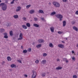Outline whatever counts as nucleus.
Wrapping results in <instances>:
<instances>
[{
    "instance_id": "nucleus-1",
    "label": "nucleus",
    "mask_w": 78,
    "mask_h": 78,
    "mask_svg": "<svg viewBox=\"0 0 78 78\" xmlns=\"http://www.w3.org/2000/svg\"><path fill=\"white\" fill-rule=\"evenodd\" d=\"M0 6H2V9L3 11H5L7 8V5L4 3H1L0 4Z\"/></svg>"
},
{
    "instance_id": "nucleus-2",
    "label": "nucleus",
    "mask_w": 78,
    "mask_h": 78,
    "mask_svg": "<svg viewBox=\"0 0 78 78\" xmlns=\"http://www.w3.org/2000/svg\"><path fill=\"white\" fill-rule=\"evenodd\" d=\"M56 16L58 18L60 19V21H61L62 20V18L63 17L62 15H61L60 14H58Z\"/></svg>"
},
{
    "instance_id": "nucleus-3",
    "label": "nucleus",
    "mask_w": 78,
    "mask_h": 78,
    "mask_svg": "<svg viewBox=\"0 0 78 78\" xmlns=\"http://www.w3.org/2000/svg\"><path fill=\"white\" fill-rule=\"evenodd\" d=\"M53 5L56 7H58L60 6V4L58 2H53Z\"/></svg>"
},
{
    "instance_id": "nucleus-4",
    "label": "nucleus",
    "mask_w": 78,
    "mask_h": 78,
    "mask_svg": "<svg viewBox=\"0 0 78 78\" xmlns=\"http://www.w3.org/2000/svg\"><path fill=\"white\" fill-rule=\"evenodd\" d=\"M37 76V73H36L34 71L33 72V73L32 75V78H36V76Z\"/></svg>"
},
{
    "instance_id": "nucleus-5",
    "label": "nucleus",
    "mask_w": 78,
    "mask_h": 78,
    "mask_svg": "<svg viewBox=\"0 0 78 78\" xmlns=\"http://www.w3.org/2000/svg\"><path fill=\"white\" fill-rule=\"evenodd\" d=\"M23 39V34L20 33L19 35V38L18 40H22Z\"/></svg>"
},
{
    "instance_id": "nucleus-6",
    "label": "nucleus",
    "mask_w": 78,
    "mask_h": 78,
    "mask_svg": "<svg viewBox=\"0 0 78 78\" xmlns=\"http://www.w3.org/2000/svg\"><path fill=\"white\" fill-rule=\"evenodd\" d=\"M37 42H38L39 43H44V42H45V41H44V39H38L37 41Z\"/></svg>"
},
{
    "instance_id": "nucleus-7",
    "label": "nucleus",
    "mask_w": 78,
    "mask_h": 78,
    "mask_svg": "<svg viewBox=\"0 0 78 78\" xmlns=\"http://www.w3.org/2000/svg\"><path fill=\"white\" fill-rule=\"evenodd\" d=\"M58 46L59 47V48H64V45L62 44H59L58 45Z\"/></svg>"
},
{
    "instance_id": "nucleus-8",
    "label": "nucleus",
    "mask_w": 78,
    "mask_h": 78,
    "mask_svg": "<svg viewBox=\"0 0 78 78\" xmlns=\"http://www.w3.org/2000/svg\"><path fill=\"white\" fill-rule=\"evenodd\" d=\"M46 62L47 61L46 60L44 59L41 61V63L43 64H45Z\"/></svg>"
},
{
    "instance_id": "nucleus-9",
    "label": "nucleus",
    "mask_w": 78,
    "mask_h": 78,
    "mask_svg": "<svg viewBox=\"0 0 78 78\" xmlns=\"http://www.w3.org/2000/svg\"><path fill=\"white\" fill-rule=\"evenodd\" d=\"M49 46L50 47H51V48H53V47H54L53 44H52L51 43H49Z\"/></svg>"
},
{
    "instance_id": "nucleus-10",
    "label": "nucleus",
    "mask_w": 78,
    "mask_h": 78,
    "mask_svg": "<svg viewBox=\"0 0 78 78\" xmlns=\"http://www.w3.org/2000/svg\"><path fill=\"white\" fill-rule=\"evenodd\" d=\"M38 13H41V14H44V11L40 9L38 10Z\"/></svg>"
},
{
    "instance_id": "nucleus-11",
    "label": "nucleus",
    "mask_w": 78,
    "mask_h": 78,
    "mask_svg": "<svg viewBox=\"0 0 78 78\" xmlns=\"http://www.w3.org/2000/svg\"><path fill=\"white\" fill-rule=\"evenodd\" d=\"M54 30H55L54 27H52L50 28V30L52 33H54Z\"/></svg>"
},
{
    "instance_id": "nucleus-12",
    "label": "nucleus",
    "mask_w": 78,
    "mask_h": 78,
    "mask_svg": "<svg viewBox=\"0 0 78 78\" xmlns=\"http://www.w3.org/2000/svg\"><path fill=\"white\" fill-rule=\"evenodd\" d=\"M20 9H21V7L18 6L17 7L16 9V11H19Z\"/></svg>"
},
{
    "instance_id": "nucleus-13",
    "label": "nucleus",
    "mask_w": 78,
    "mask_h": 78,
    "mask_svg": "<svg viewBox=\"0 0 78 78\" xmlns=\"http://www.w3.org/2000/svg\"><path fill=\"white\" fill-rule=\"evenodd\" d=\"M42 46V44H39L36 45V47L37 48H40V47H41Z\"/></svg>"
},
{
    "instance_id": "nucleus-14",
    "label": "nucleus",
    "mask_w": 78,
    "mask_h": 78,
    "mask_svg": "<svg viewBox=\"0 0 78 78\" xmlns=\"http://www.w3.org/2000/svg\"><path fill=\"white\" fill-rule=\"evenodd\" d=\"M4 38H5V39H7L8 38V36H7V33H4Z\"/></svg>"
},
{
    "instance_id": "nucleus-15",
    "label": "nucleus",
    "mask_w": 78,
    "mask_h": 78,
    "mask_svg": "<svg viewBox=\"0 0 78 78\" xmlns=\"http://www.w3.org/2000/svg\"><path fill=\"white\" fill-rule=\"evenodd\" d=\"M62 69V67L60 66H58L56 68V70H61Z\"/></svg>"
},
{
    "instance_id": "nucleus-16",
    "label": "nucleus",
    "mask_w": 78,
    "mask_h": 78,
    "mask_svg": "<svg viewBox=\"0 0 78 78\" xmlns=\"http://www.w3.org/2000/svg\"><path fill=\"white\" fill-rule=\"evenodd\" d=\"M34 12V10H31L29 11V13L30 14H33Z\"/></svg>"
},
{
    "instance_id": "nucleus-17",
    "label": "nucleus",
    "mask_w": 78,
    "mask_h": 78,
    "mask_svg": "<svg viewBox=\"0 0 78 78\" xmlns=\"http://www.w3.org/2000/svg\"><path fill=\"white\" fill-rule=\"evenodd\" d=\"M7 59L9 61H11L12 59L10 57H7Z\"/></svg>"
},
{
    "instance_id": "nucleus-18",
    "label": "nucleus",
    "mask_w": 78,
    "mask_h": 78,
    "mask_svg": "<svg viewBox=\"0 0 78 78\" xmlns=\"http://www.w3.org/2000/svg\"><path fill=\"white\" fill-rule=\"evenodd\" d=\"M73 29L75 30L76 31H78V28L75 27H73Z\"/></svg>"
},
{
    "instance_id": "nucleus-19",
    "label": "nucleus",
    "mask_w": 78,
    "mask_h": 78,
    "mask_svg": "<svg viewBox=\"0 0 78 78\" xmlns=\"http://www.w3.org/2000/svg\"><path fill=\"white\" fill-rule=\"evenodd\" d=\"M42 55L43 57H46V56H47V54L44 53H43Z\"/></svg>"
},
{
    "instance_id": "nucleus-20",
    "label": "nucleus",
    "mask_w": 78,
    "mask_h": 78,
    "mask_svg": "<svg viewBox=\"0 0 78 78\" xmlns=\"http://www.w3.org/2000/svg\"><path fill=\"white\" fill-rule=\"evenodd\" d=\"M33 25L35 27H36L37 28H38L39 27V25L38 24H34Z\"/></svg>"
},
{
    "instance_id": "nucleus-21",
    "label": "nucleus",
    "mask_w": 78,
    "mask_h": 78,
    "mask_svg": "<svg viewBox=\"0 0 78 78\" xmlns=\"http://www.w3.org/2000/svg\"><path fill=\"white\" fill-rule=\"evenodd\" d=\"M22 27L25 30H26V29H27V27L26 26H25V25H23L22 26Z\"/></svg>"
},
{
    "instance_id": "nucleus-22",
    "label": "nucleus",
    "mask_w": 78,
    "mask_h": 78,
    "mask_svg": "<svg viewBox=\"0 0 78 78\" xmlns=\"http://www.w3.org/2000/svg\"><path fill=\"white\" fill-rule=\"evenodd\" d=\"M26 26L27 27H31V25L28 23H26Z\"/></svg>"
},
{
    "instance_id": "nucleus-23",
    "label": "nucleus",
    "mask_w": 78,
    "mask_h": 78,
    "mask_svg": "<svg viewBox=\"0 0 78 78\" xmlns=\"http://www.w3.org/2000/svg\"><path fill=\"white\" fill-rule=\"evenodd\" d=\"M0 31L1 33H3L5 31V29L3 28L1 29H0Z\"/></svg>"
},
{
    "instance_id": "nucleus-24",
    "label": "nucleus",
    "mask_w": 78,
    "mask_h": 78,
    "mask_svg": "<svg viewBox=\"0 0 78 78\" xmlns=\"http://www.w3.org/2000/svg\"><path fill=\"white\" fill-rule=\"evenodd\" d=\"M6 25H5V26H6V27H10V26H11V24L9 23H6Z\"/></svg>"
},
{
    "instance_id": "nucleus-25",
    "label": "nucleus",
    "mask_w": 78,
    "mask_h": 78,
    "mask_svg": "<svg viewBox=\"0 0 78 78\" xmlns=\"http://www.w3.org/2000/svg\"><path fill=\"white\" fill-rule=\"evenodd\" d=\"M63 27H65V26H66V21H63Z\"/></svg>"
},
{
    "instance_id": "nucleus-26",
    "label": "nucleus",
    "mask_w": 78,
    "mask_h": 78,
    "mask_svg": "<svg viewBox=\"0 0 78 78\" xmlns=\"http://www.w3.org/2000/svg\"><path fill=\"white\" fill-rule=\"evenodd\" d=\"M11 67L12 68H13V67H16V66L14 64H12L11 65Z\"/></svg>"
},
{
    "instance_id": "nucleus-27",
    "label": "nucleus",
    "mask_w": 78,
    "mask_h": 78,
    "mask_svg": "<svg viewBox=\"0 0 78 78\" xmlns=\"http://www.w3.org/2000/svg\"><path fill=\"white\" fill-rule=\"evenodd\" d=\"M30 6H31V5H26V9H28V8H30Z\"/></svg>"
},
{
    "instance_id": "nucleus-28",
    "label": "nucleus",
    "mask_w": 78,
    "mask_h": 78,
    "mask_svg": "<svg viewBox=\"0 0 78 78\" xmlns=\"http://www.w3.org/2000/svg\"><path fill=\"white\" fill-rule=\"evenodd\" d=\"M13 17H14L15 19H17V18L19 17V16L17 15H15L13 16Z\"/></svg>"
},
{
    "instance_id": "nucleus-29",
    "label": "nucleus",
    "mask_w": 78,
    "mask_h": 78,
    "mask_svg": "<svg viewBox=\"0 0 78 78\" xmlns=\"http://www.w3.org/2000/svg\"><path fill=\"white\" fill-rule=\"evenodd\" d=\"M55 14L56 12H54L51 13V16H53V15H55Z\"/></svg>"
},
{
    "instance_id": "nucleus-30",
    "label": "nucleus",
    "mask_w": 78,
    "mask_h": 78,
    "mask_svg": "<svg viewBox=\"0 0 78 78\" xmlns=\"http://www.w3.org/2000/svg\"><path fill=\"white\" fill-rule=\"evenodd\" d=\"M23 53H27V50H24L23 51Z\"/></svg>"
},
{
    "instance_id": "nucleus-31",
    "label": "nucleus",
    "mask_w": 78,
    "mask_h": 78,
    "mask_svg": "<svg viewBox=\"0 0 78 78\" xmlns=\"http://www.w3.org/2000/svg\"><path fill=\"white\" fill-rule=\"evenodd\" d=\"M41 76H45V73H41Z\"/></svg>"
},
{
    "instance_id": "nucleus-32",
    "label": "nucleus",
    "mask_w": 78,
    "mask_h": 78,
    "mask_svg": "<svg viewBox=\"0 0 78 78\" xmlns=\"http://www.w3.org/2000/svg\"><path fill=\"white\" fill-rule=\"evenodd\" d=\"M11 36H12V35H13V34H12V31H10L9 32Z\"/></svg>"
},
{
    "instance_id": "nucleus-33",
    "label": "nucleus",
    "mask_w": 78,
    "mask_h": 78,
    "mask_svg": "<svg viewBox=\"0 0 78 78\" xmlns=\"http://www.w3.org/2000/svg\"><path fill=\"white\" fill-rule=\"evenodd\" d=\"M27 50L29 52H31V48H29L27 49Z\"/></svg>"
},
{
    "instance_id": "nucleus-34",
    "label": "nucleus",
    "mask_w": 78,
    "mask_h": 78,
    "mask_svg": "<svg viewBox=\"0 0 78 78\" xmlns=\"http://www.w3.org/2000/svg\"><path fill=\"white\" fill-rule=\"evenodd\" d=\"M39 60H36L35 61V63L36 64H38V63H39Z\"/></svg>"
},
{
    "instance_id": "nucleus-35",
    "label": "nucleus",
    "mask_w": 78,
    "mask_h": 78,
    "mask_svg": "<svg viewBox=\"0 0 78 78\" xmlns=\"http://www.w3.org/2000/svg\"><path fill=\"white\" fill-rule=\"evenodd\" d=\"M72 59L73 61H75V58L74 57H73Z\"/></svg>"
},
{
    "instance_id": "nucleus-36",
    "label": "nucleus",
    "mask_w": 78,
    "mask_h": 78,
    "mask_svg": "<svg viewBox=\"0 0 78 78\" xmlns=\"http://www.w3.org/2000/svg\"><path fill=\"white\" fill-rule=\"evenodd\" d=\"M23 19L24 20H25V21H27V18L25 17H23Z\"/></svg>"
},
{
    "instance_id": "nucleus-37",
    "label": "nucleus",
    "mask_w": 78,
    "mask_h": 78,
    "mask_svg": "<svg viewBox=\"0 0 78 78\" xmlns=\"http://www.w3.org/2000/svg\"><path fill=\"white\" fill-rule=\"evenodd\" d=\"M73 78H77V76L76 75H74L73 76Z\"/></svg>"
},
{
    "instance_id": "nucleus-38",
    "label": "nucleus",
    "mask_w": 78,
    "mask_h": 78,
    "mask_svg": "<svg viewBox=\"0 0 78 78\" xmlns=\"http://www.w3.org/2000/svg\"><path fill=\"white\" fill-rule=\"evenodd\" d=\"M23 76H24V77H26V78H27V77L28 76L27 75V74H24Z\"/></svg>"
},
{
    "instance_id": "nucleus-39",
    "label": "nucleus",
    "mask_w": 78,
    "mask_h": 78,
    "mask_svg": "<svg viewBox=\"0 0 78 78\" xmlns=\"http://www.w3.org/2000/svg\"><path fill=\"white\" fill-rule=\"evenodd\" d=\"M58 34H62V32L58 31Z\"/></svg>"
},
{
    "instance_id": "nucleus-40",
    "label": "nucleus",
    "mask_w": 78,
    "mask_h": 78,
    "mask_svg": "<svg viewBox=\"0 0 78 78\" xmlns=\"http://www.w3.org/2000/svg\"><path fill=\"white\" fill-rule=\"evenodd\" d=\"M17 61L20 62V63H22V62L21 61V60H17Z\"/></svg>"
},
{
    "instance_id": "nucleus-41",
    "label": "nucleus",
    "mask_w": 78,
    "mask_h": 78,
    "mask_svg": "<svg viewBox=\"0 0 78 78\" xmlns=\"http://www.w3.org/2000/svg\"><path fill=\"white\" fill-rule=\"evenodd\" d=\"M34 19L35 21H37V18H35Z\"/></svg>"
},
{
    "instance_id": "nucleus-42",
    "label": "nucleus",
    "mask_w": 78,
    "mask_h": 78,
    "mask_svg": "<svg viewBox=\"0 0 78 78\" xmlns=\"http://www.w3.org/2000/svg\"><path fill=\"white\" fill-rule=\"evenodd\" d=\"M75 14L76 15H78V11H76V12H75Z\"/></svg>"
},
{
    "instance_id": "nucleus-43",
    "label": "nucleus",
    "mask_w": 78,
    "mask_h": 78,
    "mask_svg": "<svg viewBox=\"0 0 78 78\" xmlns=\"http://www.w3.org/2000/svg\"><path fill=\"white\" fill-rule=\"evenodd\" d=\"M63 2H67V0H62Z\"/></svg>"
},
{
    "instance_id": "nucleus-44",
    "label": "nucleus",
    "mask_w": 78,
    "mask_h": 78,
    "mask_svg": "<svg viewBox=\"0 0 78 78\" xmlns=\"http://www.w3.org/2000/svg\"><path fill=\"white\" fill-rule=\"evenodd\" d=\"M67 59L66 58H64L63 59V61H66V60Z\"/></svg>"
},
{
    "instance_id": "nucleus-45",
    "label": "nucleus",
    "mask_w": 78,
    "mask_h": 78,
    "mask_svg": "<svg viewBox=\"0 0 78 78\" xmlns=\"http://www.w3.org/2000/svg\"><path fill=\"white\" fill-rule=\"evenodd\" d=\"M14 1H13V0H12V2L10 3L11 4H13V3H14Z\"/></svg>"
},
{
    "instance_id": "nucleus-46",
    "label": "nucleus",
    "mask_w": 78,
    "mask_h": 78,
    "mask_svg": "<svg viewBox=\"0 0 78 78\" xmlns=\"http://www.w3.org/2000/svg\"><path fill=\"white\" fill-rule=\"evenodd\" d=\"M72 53L73 54H74V55H75V52H74V51H72Z\"/></svg>"
},
{
    "instance_id": "nucleus-47",
    "label": "nucleus",
    "mask_w": 78,
    "mask_h": 78,
    "mask_svg": "<svg viewBox=\"0 0 78 78\" xmlns=\"http://www.w3.org/2000/svg\"><path fill=\"white\" fill-rule=\"evenodd\" d=\"M65 61H66V62H69V61H68V60H67V59H66Z\"/></svg>"
},
{
    "instance_id": "nucleus-48",
    "label": "nucleus",
    "mask_w": 78,
    "mask_h": 78,
    "mask_svg": "<svg viewBox=\"0 0 78 78\" xmlns=\"http://www.w3.org/2000/svg\"><path fill=\"white\" fill-rule=\"evenodd\" d=\"M32 45H35V42L33 43Z\"/></svg>"
},
{
    "instance_id": "nucleus-49",
    "label": "nucleus",
    "mask_w": 78,
    "mask_h": 78,
    "mask_svg": "<svg viewBox=\"0 0 78 78\" xmlns=\"http://www.w3.org/2000/svg\"><path fill=\"white\" fill-rule=\"evenodd\" d=\"M60 61L59 59H57V61Z\"/></svg>"
},
{
    "instance_id": "nucleus-50",
    "label": "nucleus",
    "mask_w": 78,
    "mask_h": 78,
    "mask_svg": "<svg viewBox=\"0 0 78 78\" xmlns=\"http://www.w3.org/2000/svg\"><path fill=\"white\" fill-rule=\"evenodd\" d=\"M41 19L42 20H44V18H41Z\"/></svg>"
},
{
    "instance_id": "nucleus-51",
    "label": "nucleus",
    "mask_w": 78,
    "mask_h": 78,
    "mask_svg": "<svg viewBox=\"0 0 78 78\" xmlns=\"http://www.w3.org/2000/svg\"><path fill=\"white\" fill-rule=\"evenodd\" d=\"M72 24H74V23H75V22H72Z\"/></svg>"
},
{
    "instance_id": "nucleus-52",
    "label": "nucleus",
    "mask_w": 78,
    "mask_h": 78,
    "mask_svg": "<svg viewBox=\"0 0 78 78\" xmlns=\"http://www.w3.org/2000/svg\"><path fill=\"white\" fill-rule=\"evenodd\" d=\"M21 48L22 49H23V46H21Z\"/></svg>"
},
{
    "instance_id": "nucleus-53",
    "label": "nucleus",
    "mask_w": 78,
    "mask_h": 78,
    "mask_svg": "<svg viewBox=\"0 0 78 78\" xmlns=\"http://www.w3.org/2000/svg\"><path fill=\"white\" fill-rule=\"evenodd\" d=\"M62 43H64V41H62Z\"/></svg>"
},
{
    "instance_id": "nucleus-54",
    "label": "nucleus",
    "mask_w": 78,
    "mask_h": 78,
    "mask_svg": "<svg viewBox=\"0 0 78 78\" xmlns=\"http://www.w3.org/2000/svg\"><path fill=\"white\" fill-rule=\"evenodd\" d=\"M49 5H51V2H49Z\"/></svg>"
},
{
    "instance_id": "nucleus-55",
    "label": "nucleus",
    "mask_w": 78,
    "mask_h": 78,
    "mask_svg": "<svg viewBox=\"0 0 78 78\" xmlns=\"http://www.w3.org/2000/svg\"><path fill=\"white\" fill-rule=\"evenodd\" d=\"M18 0H13L14 1H17Z\"/></svg>"
},
{
    "instance_id": "nucleus-56",
    "label": "nucleus",
    "mask_w": 78,
    "mask_h": 78,
    "mask_svg": "<svg viewBox=\"0 0 78 78\" xmlns=\"http://www.w3.org/2000/svg\"><path fill=\"white\" fill-rule=\"evenodd\" d=\"M76 47H78V44H77V45Z\"/></svg>"
},
{
    "instance_id": "nucleus-57",
    "label": "nucleus",
    "mask_w": 78,
    "mask_h": 78,
    "mask_svg": "<svg viewBox=\"0 0 78 78\" xmlns=\"http://www.w3.org/2000/svg\"><path fill=\"white\" fill-rule=\"evenodd\" d=\"M2 2V1H1V0H0V3H1Z\"/></svg>"
},
{
    "instance_id": "nucleus-58",
    "label": "nucleus",
    "mask_w": 78,
    "mask_h": 78,
    "mask_svg": "<svg viewBox=\"0 0 78 78\" xmlns=\"http://www.w3.org/2000/svg\"><path fill=\"white\" fill-rule=\"evenodd\" d=\"M66 40H67V38H66Z\"/></svg>"
},
{
    "instance_id": "nucleus-59",
    "label": "nucleus",
    "mask_w": 78,
    "mask_h": 78,
    "mask_svg": "<svg viewBox=\"0 0 78 78\" xmlns=\"http://www.w3.org/2000/svg\"><path fill=\"white\" fill-rule=\"evenodd\" d=\"M6 3H7V1H6Z\"/></svg>"
},
{
    "instance_id": "nucleus-60",
    "label": "nucleus",
    "mask_w": 78,
    "mask_h": 78,
    "mask_svg": "<svg viewBox=\"0 0 78 78\" xmlns=\"http://www.w3.org/2000/svg\"><path fill=\"white\" fill-rule=\"evenodd\" d=\"M48 73H48H49V72H48V73Z\"/></svg>"
},
{
    "instance_id": "nucleus-61",
    "label": "nucleus",
    "mask_w": 78,
    "mask_h": 78,
    "mask_svg": "<svg viewBox=\"0 0 78 78\" xmlns=\"http://www.w3.org/2000/svg\"><path fill=\"white\" fill-rule=\"evenodd\" d=\"M0 23H1V22L0 21Z\"/></svg>"
}]
</instances>
